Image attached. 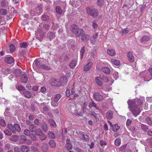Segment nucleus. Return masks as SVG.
<instances>
[{"label": "nucleus", "mask_w": 152, "mask_h": 152, "mask_svg": "<svg viewBox=\"0 0 152 152\" xmlns=\"http://www.w3.org/2000/svg\"><path fill=\"white\" fill-rule=\"evenodd\" d=\"M131 105L132 112L133 114L135 115H137L140 112V109L135 104L134 101L132 102Z\"/></svg>", "instance_id": "obj_1"}, {"label": "nucleus", "mask_w": 152, "mask_h": 152, "mask_svg": "<svg viewBox=\"0 0 152 152\" xmlns=\"http://www.w3.org/2000/svg\"><path fill=\"white\" fill-rule=\"evenodd\" d=\"M86 11L89 15L93 18L96 17L98 15L99 13L98 11L94 9H91L89 7L87 8Z\"/></svg>", "instance_id": "obj_2"}, {"label": "nucleus", "mask_w": 152, "mask_h": 152, "mask_svg": "<svg viewBox=\"0 0 152 152\" xmlns=\"http://www.w3.org/2000/svg\"><path fill=\"white\" fill-rule=\"evenodd\" d=\"M50 84L52 86H58L61 85V83L59 79H52L50 80Z\"/></svg>", "instance_id": "obj_3"}, {"label": "nucleus", "mask_w": 152, "mask_h": 152, "mask_svg": "<svg viewBox=\"0 0 152 152\" xmlns=\"http://www.w3.org/2000/svg\"><path fill=\"white\" fill-rule=\"evenodd\" d=\"M94 99L96 101H101L103 99V96L99 93L95 92L93 94Z\"/></svg>", "instance_id": "obj_4"}, {"label": "nucleus", "mask_w": 152, "mask_h": 152, "mask_svg": "<svg viewBox=\"0 0 152 152\" xmlns=\"http://www.w3.org/2000/svg\"><path fill=\"white\" fill-rule=\"evenodd\" d=\"M101 78L99 76H96L95 77V81L96 84L99 86L101 87L103 86V83L101 80Z\"/></svg>", "instance_id": "obj_5"}, {"label": "nucleus", "mask_w": 152, "mask_h": 152, "mask_svg": "<svg viewBox=\"0 0 152 152\" xmlns=\"http://www.w3.org/2000/svg\"><path fill=\"white\" fill-rule=\"evenodd\" d=\"M127 57L128 60L131 62L134 61V57L131 52L129 51L127 53Z\"/></svg>", "instance_id": "obj_6"}, {"label": "nucleus", "mask_w": 152, "mask_h": 152, "mask_svg": "<svg viewBox=\"0 0 152 152\" xmlns=\"http://www.w3.org/2000/svg\"><path fill=\"white\" fill-rule=\"evenodd\" d=\"M5 61L7 63L11 64L14 62V59L11 56L7 57L5 58Z\"/></svg>", "instance_id": "obj_7"}, {"label": "nucleus", "mask_w": 152, "mask_h": 152, "mask_svg": "<svg viewBox=\"0 0 152 152\" xmlns=\"http://www.w3.org/2000/svg\"><path fill=\"white\" fill-rule=\"evenodd\" d=\"M90 36L89 35L83 34L81 35V39L83 41L86 42L89 40Z\"/></svg>", "instance_id": "obj_8"}, {"label": "nucleus", "mask_w": 152, "mask_h": 152, "mask_svg": "<svg viewBox=\"0 0 152 152\" xmlns=\"http://www.w3.org/2000/svg\"><path fill=\"white\" fill-rule=\"evenodd\" d=\"M93 63L92 62H88L86 65L84 66L83 69L85 71H89Z\"/></svg>", "instance_id": "obj_9"}, {"label": "nucleus", "mask_w": 152, "mask_h": 152, "mask_svg": "<svg viewBox=\"0 0 152 152\" xmlns=\"http://www.w3.org/2000/svg\"><path fill=\"white\" fill-rule=\"evenodd\" d=\"M28 81V77L26 74H23L21 77V82L23 83H26Z\"/></svg>", "instance_id": "obj_10"}, {"label": "nucleus", "mask_w": 152, "mask_h": 152, "mask_svg": "<svg viewBox=\"0 0 152 152\" xmlns=\"http://www.w3.org/2000/svg\"><path fill=\"white\" fill-rule=\"evenodd\" d=\"M22 93L28 99L31 98L32 96L31 93L29 91L26 90V89L23 91Z\"/></svg>", "instance_id": "obj_11"}, {"label": "nucleus", "mask_w": 152, "mask_h": 152, "mask_svg": "<svg viewBox=\"0 0 152 152\" xmlns=\"http://www.w3.org/2000/svg\"><path fill=\"white\" fill-rule=\"evenodd\" d=\"M110 62L114 65L118 66L120 64V61L115 59H112L110 60Z\"/></svg>", "instance_id": "obj_12"}, {"label": "nucleus", "mask_w": 152, "mask_h": 152, "mask_svg": "<svg viewBox=\"0 0 152 152\" xmlns=\"http://www.w3.org/2000/svg\"><path fill=\"white\" fill-rule=\"evenodd\" d=\"M79 28L77 25L74 24L72 26L71 30L72 32L75 34L77 31L78 30V29Z\"/></svg>", "instance_id": "obj_13"}, {"label": "nucleus", "mask_w": 152, "mask_h": 152, "mask_svg": "<svg viewBox=\"0 0 152 152\" xmlns=\"http://www.w3.org/2000/svg\"><path fill=\"white\" fill-rule=\"evenodd\" d=\"M27 140L26 137L23 135H21L19 140V142L20 144L24 143Z\"/></svg>", "instance_id": "obj_14"}, {"label": "nucleus", "mask_w": 152, "mask_h": 152, "mask_svg": "<svg viewBox=\"0 0 152 152\" xmlns=\"http://www.w3.org/2000/svg\"><path fill=\"white\" fill-rule=\"evenodd\" d=\"M84 31L82 29L80 28L78 29V30L77 31L75 34L76 37H79L80 36V35H82V34H84Z\"/></svg>", "instance_id": "obj_15"}, {"label": "nucleus", "mask_w": 152, "mask_h": 152, "mask_svg": "<svg viewBox=\"0 0 152 152\" xmlns=\"http://www.w3.org/2000/svg\"><path fill=\"white\" fill-rule=\"evenodd\" d=\"M20 150L23 152H28L29 150V147L27 146L22 145L20 148Z\"/></svg>", "instance_id": "obj_16"}, {"label": "nucleus", "mask_w": 152, "mask_h": 152, "mask_svg": "<svg viewBox=\"0 0 152 152\" xmlns=\"http://www.w3.org/2000/svg\"><path fill=\"white\" fill-rule=\"evenodd\" d=\"M80 134L83 136L84 140H85L86 142H87L88 141V137L84 132H80Z\"/></svg>", "instance_id": "obj_17"}, {"label": "nucleus", "mask_w": 152, "mask_h": 152, "mask_svg": "<svg viewBox=\"0 0 152 152\" xmlns=\"http://www.w3.org/2000/svg\"><path fill=\"white\" fill-rule=\"evenodd\" d=\"M107 53L110 56H114L115 54V51L113 49H108L107 50Z\"/></svg>", "instance_id": "obj_18"}, {"label": "nucleus", "mask_w": 152, "mask_h": 152, "mask_svg": "<svg viewBox=\"0 0 152 152\" xmlns=\"http://www.w3.org/2000/svg\"><path fill=\"white\" fill-rule=\"evenodd\" d=\"M112 129L114 132H116L118 131L120 129V127L118 124H115L113 125L112 127Z\"/></svg>", "instance_id": "obj_19"}, {"label": "nucleus", "mask_w": 152, "mask_h": 152, "mask_svg": "<svg viewBox=\"0 0 152 152\" xmlns=\"http://www.w3.org/2000/svg\"><path fill=\"white\" fill-rule=\"evenodd\" d=\"M106 115L107 118L110 119L113 116V112L112 111L109 110L107 113Z\"/></svg>", "instance_id": "obj_20"}, {"label": "nucleus", "mask_w": 152, "mask_h": 152, "mask_svg": "<svg viewBox=\"0 0 152 152\" xmlns=\"http://www.w3.org/2000/svg\"><path fill=\"white\" fill-rule=\"evenodd\" d=\"M48 37L51 40L55 37V34L53 32H50L47 34Z\"/></svg>", "instance_id": "obj_21"}, {"label": "nucleus", "mask_w": 152, "mask_h": 152, "mask_svg": "<svg viewBox=\"0 0 152 152\" xmlns=\"http://www.w3.org/2000/svg\"><path fill=\"white\" fill-rule=\"evenodd\" d=\"M40 60L39 59H37L34 61L33 63V65L35 66L37 68H39L40 66Z\"/></svg>", "instance_id": "obj_22"}, {"label": "nucleus", "mask_w": 152, "mask_h": 152, "mask_svg": "<svg viewBox=\"0 0 152 152\" xmlns=\"http://www.w3.org/2000/svg\"><path fill=\"white\" fill-rule=\"evenodd\" d=\"M145 101V99L144 98H141V99H139L137 101V103L139 104V106H142Z\"/></svg>", "instance_id": "obj_23"}, {"label": "nucleus", "mask_w": 152, "mask_h": 152, "mask_svg": "<svg viewBox=\"0 0 152 152\" xmlns=\"http://www.w3.org/2000/svg\"><path fill=\"white\" fill-rule=\"evenodd\" d=\"M102 70L104 73L109 74L110 73V68L108 67H104L102 69Z\"/></svg>", "instance_id": "obj_24"}, {"label": "nucleus", "mask_w": 152, "mask_h": 152, "mask_svg": "<svg viewBox=\"0 0 152 152\" xmlns=\"http://www.w3.org/2000/svg\"><path fill=\"white\" fill-rule=\"evenodd\" d=\"M19 139V137L17 135H14L12 136L10 138V139L11 141H17Z\"/></svg>", "instance_id": "obj_25"}, {"label": "nucleus", "mask_w": 152, "mask_h": 152, "mask_svg": "<svg viewBox=\"0 0 152 152\" xmlns=\"http://www.w3.org/2000/svg\"><path fill=\"white\" fill-rule=\"evenodd\" d=\"M60 81L61 83V85L66 84L67 82V80L66 78L64 77H61V80Z\"/></svg>", "instance_id": "obj_26"}, {"label": "nucleus", "mask_w": 152, "mask_h": 152, "mask_svg": "<svg viewBox=\"0 0 152 152\" xmlns=\"http://www.w3.org/2000/svg\"><path fill=\"white\" fill-rule=\"evenodd\" d=\"M29 129L30 132H34L36 129V128L35 125L34 124H31L29 126Z\"/></svg>", "instance_id": "obj_27"}, {"label": "nucleus", "mask_w": 152, "mask_h": 152, "mask_svg": "<svg viewBox=\"0 0 152 152\" xmlns=\"http://www.w3.org/2000/svg\"><path fill=\"white\" fill-rule=\"evenodd\" d=\"M15 87L18 90L20 91H23L25 89L24 87H23L19 85L18 84H17L16 85Z\"/></svg>", "instance_id": "obj_28"}, {"label": "nucleus", "mask_w": 152, "mask_h": 152, "mask_svg": "<svg viewBox=\"0 0 152 152\" xmlns=\"http://www.w3.org/2000/svg\"><path fill=\"white\" fill-rule=\"evenodd\" d=\"M48 146L47 144H43L42 147V151L43 152H46L48 151Z\"/></svg>", "instance_id": "obj_29"}, {"label": "nucleus", "mask_w": 152, "mask_h": 152, "mask_svg": "<svg viewBox=\"0 0 152 152\" xmlns=\"http://www.w3.org/2000/svg\"><path fill=\"white\" fill-rule=\"evenodd\" d=\"M41 128L44 132H45L48 130L47 125L45 123L42 124Z\"/></svg>", "instance_id": "obj_30"}, {"label": "nucleus", "mask_w": 152, "mask_h": 152, "mask_svg": "<svg viewBox=\"0 0 152 152\" xmlns=\"http://www.w3.org/2000/svg\"><path fill=\"white\" fill-rule=\"evenodd\" d=\"M77 61L76 60H74L71 61L70 64V66L72 68L75 67Z\"/></svg>", "instance_id": "obj_31"}, {"label": "nucleus", "mask_w": 152, "mask_h": 152, "mask_svg": "<svg viewBox=\"0 0 152 152\" xmlns=\"http://www.w3.org/2000/svg\"><path fill=\"white\" fill-rule=\"evenodd\" d=\"M49 144L51 148H54L56 146V143L53 140H50L49 142Z\"/></svg>", "instance_id": "obj_32"}, {"label": "nucleus", "mask_w": 152, "mask_h": 152, "mask_svg": "<svg viewBox=\"0 0 152 152\" xmlns=\"http://www.w3.org/2000/svg\"><path fill=\"white\" fill-rule=\"evenodd\" d=\"M49 123L50 125L53 127H55L56 126V123L52 119H50L49 121Z\"/></svg>", "instance_id": "obj_33"}, {"label": "nucleus", "mask_w": 152, "mask_h": 152, "mask_svg": "<svg viewBox=\"0 0 152 152\" xmlns=\"http://www.w3.org/2000/svg\"><path fill=\"white\" fill-rule=\"evenodd\" d=\"M39 136V138L42 141L45 140L47 137V135L43 133Z\"/></svg>", "instance_id": "obj_34"}, {"label": "nucleus", "mask_w": 152, "mask_h": 152, "mask_svg": "<svg viewBox=\"0 0 152 152\" xmlns=\"http://www.w3.org/2000/svg\"><path fill=\"white\" fill-rule=\"evenodd\" d=\"M14 127L15 128L16 132H20V131L21 129L20 127V125L18 124H14Z\"/></svg>", "instance_id": "obj_35"}, {"label": "nucleus", "mask_w": 152, "mask_h": 152, "mask_svg": "<svg viewBox=\"0 0 152 152\" xmlns=\"http://www.w3.org/2000/svg\"><path fill=\"white\" fill-rule=\"evenodd\" d=\"M88 107L90 108H91L92 107H94L96 109L98 110V108L96 107V104L93 102L90 103L88 105Z\"/></svg>", "instance_id": "obj_36"}, {"label": "nucleus", "mask_w": 152, "mask_h": 152, "mask_svg": "<svg viewBox=\"0 0 152 152\" xmlns=\"http://www.w3.org/2000/svg\"><path fill=\"white\" fill-rule=\"evenodd\" d=\"M85 51V47H83L81 48L80 51V58L81 59L83 57Z\"/></svg>", "instance_id": "obj_37"}, {"label": "nucleus", "mask_w": 152, "mask_h": 152, "mask_svg": "<svg viewBox=\"0 0 152 152\" xmlns=\"http://www.w3.org/2000/svg\"><path fill=\"white\" fill-rule=\"evenodd\" d=\"M104 3L103 0H97V4L99 7H102Z\"/></svg>", "instance_id": "obj_38"}, {"label": "nucleus", "mask_w": 152, "mask_h": 152, "mask_svg": "<svg viewBox=\"0 0 152 152\" xmlns=\"http://www.w3.org/2000/svg\"><path fill=\"white\" fill-rule=\"evenodd\" d=\"M150 39V37L147 36H144L140 39L141 42H143L144 41H148Z\"/></svg>", "instance_id": "obj_39"}, {"label": "nucleus", "mask_w": 152, "mask_h": 152, "mask_svg": "<svg viewBox=\"0 0 152 152\" xmlns=\"http://www.w3.org/2000/svg\"><path fill=\"white\" fill-rule=\"evenodd\" d=\"M141 129L144 132H147L148 129V127L146 125L142 124L141 126Z\"/></svg>", "instance_id": "obj_40"}, {"label": "nucleus", "mask_w": 152, "mask_h": 152, "mask_svg": "<svg viewBox=\"0 0 152 152\" xmlns=\"http://www.w3.org/2000/svg\"><path fill=\"white\" fill-rule=\"evenodd\" d=\"M48 135L49 137L52 139H54L55 137L54 133L51 131H49L48 132Z\"/></svg>", "instance_id": "obj_41"}, {"label": "nucleus", "mask_w": 152, "mask_h": 152, "mask_svg": "<svg viewBox=\"0 0 152 152\" xmlns=\"http://www.w3.org/2000/svg\"><path fill=\"white\" fill-rule=\"evenodd\" d=\"M121 139L119 138H117L115 141V144L117 146H119L121 143Z\"/></svg>", "instance_id": "obj_42"}, {"label": "nucleus", "mask_w": 152, "mask_h": 152, "mask_svg": "<svg viewBox=\"0 0 152 152\" xmlns=\"http://www.w3.org/2000/svg\"><path fill=\"white\" fill-rule=\"evenodd\" d=\"M56 12L58 14H62V11L60 7L59 6H57L56 7Z\"/></svg>", "instance_id": "obj_43"}, {"label": "nucleus", "mask_w": 152, "mask_h": 152, "mask_svg": "<svg viewBox=\"0 0 152 152\" xmlns=\"http://www.w3.org/2000/svg\"><path fill=\"white\" fill-rule=\"evenodd\" d=\"M35 134L39 136L42 133V132L41 130L40 129H38L36 130H35Z\"/></svg>", "instance_id": "obj_44"}, {"label": "nucleus", "mask_w": 152, "mask_h": 152, "mask_svg": "<svg viewBox=\"0 0 152 152\" xmlns=\"http://www.w3.org/2000/svg\"><path fill=\"white\" fill-rule=\"evenodd\" d=\"M61 97V95L60 94H56L54 98V100L55 102H57Z\"/></svg>", "instance_id": "obj_45"}, {"label": "nucleus", "mask_w": 152, "mask_h": 152, "mask_svg": "<svg viewBox=\"0 0 152 152\" xmlns=\"http://www.w3.org/2000/svg\"><path fill=\"white\" fill-rule=\"evenodd\" d=\"M20 46L21 48H26L28 46V44L25 42H21L20 43Z\"/></svg>", "instance_id": "obj_46"}, {"label": "nucleus", "mask_w": 152, "mask_h": 152, "mask_svg": "<svg viewBox=\"0 0 152 152\" xmlns=\"http://www.w3.org/2000/svg\"><path fill=\"white\" fill-rule=\"evenodd\" d=\"M40 69H42L46 70H48L50 69V68L47 66L45 64L41 65L39 66Z\"/></svg>", "instance_id": "obj_47"}, {"label": "nucleus", "mask_w": 152, "mask_h": 152, "mask_svg": "<svg viewBox=\"0 0 152 152\" xmlns=\"http://www.w3.org/2000/svg\"><path fill=\"white\" fill-rule=\"evenodd\" d=\"M66 149L68 151L72 149V145L70 143L67 142L66 144Z\"/></svg>", "instance_id": "obj_48"}, {"label": "nucleus", "mask_w": 152, "mask_h": 152, "mask_svg": "<svg viewBox=\"0 0 152 152\" xmlns=\"http://www.w3.org/2000/svg\"><path fill=\"white\" fill-rule=\"evenodd\" d=\"M7 10L4 9H1L0 10V14L3 15H4L7 14Z\"/></svg>", "instance_id": "obj_49"}, {"label": "nucleus", "mask_w": 152, "mask_h": 152, "mask_svg": "<svg viewBox=\"0 0 152 152\" xmlns=\"http://www.w3.org/2000/svg\"><path fill=\"white\" fill-rule=\"evenodd\" d=\"M6 23V21L4 20V18L0 16V24L4 25Z\"/></svg>", "instance_id": "obj_50"}, {"label": "nucleus", "mask_w": 152, "mask_h": 152, "mask_svg": "<svg viewBox=\"0 0 152 152\" xmlns=\"http://www.w3.org/2000/svg\"><path fill=\"white\" fill-rule=\"evenodd\" d=\"M12 145L10 143L7 144L5 146V148L6 150H9L11 149Z\"/></svg>", "instance_id": "obj_51"}, {"label": "nucleus", "mask_w": 152, "mask_h": 152, "mask_svg": "<svg viewBox=\"0 0 152 152\" xmlns=\"http://www.w3.org/2000/svg\"><path fill=\"white\" fill-rule=\"evenodd\" d=\"M102 80H103L104 82L107 83L109 81V79L107 77L104 76L102 75L101 77Z\"/></svg>", "instance_id": "obj_52"}, {"label": "nucleus", "mask_w": 152, "mask_h": 152, "mask_svg": "<svg viewBox=\"0 0 152 152\" xmlns=\"http://www.w3.org/2000/svg\"><path fill=\"white\" fill-rule=\"evenodd\" d=\"M99 143L102 147L105 146L107 144L106 142L105 141H104L102 140H100Z\"/></svg>", "instance_id": "obj_53"}, {"label": "nucleus", "mask_w": 152, "mask_h": 152, "mask_svg": "<svg viewBox=\"0 0 152 152\" xmlns=\"http://www.w3.org/2000/svg\"><path fill=\"white\" fill-rule=\"evenodd\" d=\"M4 132L5 134L9 136H10L12 134V133L7 129H5L4 130Z\"/></svg>", "instance_id": "obj_54"}, {"label": "nucleus", "mask_w": 152, "mask_h": 152, "mask_svg": "<svg viewBox=\"0 0 152 152\" xmlns=\"http://www.w3.org/2000/svg\"><path fill=\"white\" fill-rule=\"evenodd\" d=\"M129 31L128 29H123L121 32V33L122 34V35H123L124 34H126L128 33L129 32Z\"/></svg>", "instance_id": "obj_55"}, {"label": "nucleus", "mask_w": 152, "mask_h": 152, "mask_svg": "<svg viewBox=\"0 0 152 152\" xmlns=\"http://www.w3.org/2000/svg\"><path fill=\"white\" fill-rule=\"evenodd\" d=\"M118 74V73L117 72H115L113 73V75L115 80L117 79L118 77L119 76Z\"/></svg>", "instance_id": "obj_56"}, {"label": "nucleus", "mask_w": 152, "mask_h": 152, "mask_svg": "<svg viewBox=\"0 0 152 152\" xmlns=\"http://www.w3.org/2000/svg\"><path fill=\"white\" fill-rule=\"evenodd\" d=\"M51 105L54 107H56L58 105L57 102H55L54 100L52 101L51 102Z\"/></svg>", "instance_id": "obj_57"}, {"label": "nucleus", "mask_w": 152, "mask_h": 152, "mask_svg": "<svg viewBox=\"0 0 152 152\" xmlns=\"http://www.w3.org/2000/svg\"><path fill=\"white\" fill-rule=\"evenodd\" d=\"M30 131L27 129L25 130L23 132V133L26 135L28 136L29 135Z\"/></svg>", "instance_id": "obj_58"}, {"label": "nucleus", "mask_w": 152, "mask_h": 152, "mask_svg": "<svg viewBox=\"0 0 152 152\" xmlns=\"http://www.w3.org/2000/svg\"><path fill=\"white\" fill-rule=\"evenodd\" d=\"M10 50L11 52H13L14 51L15 48L14 45L13 44H11L10 46Z\"/></svg>", "instance_id": "obj_59"}, {"label": "nucleus", "mask_w": 152, "mask_h": 152, "mask_svg": "<svg viewBox=\"0 0 152 152\" xmlns=\"http://www.w3.org/2000/svg\"><path fill=\"white\" fill-rule=\"evenodd\" d=\"M98 25L96 23V20H94L93 22V27L94 29L97 27Z\"/></svg>", "instance_id": "obj_60"}, {"label": "nucleus", "mask_w": 152, "mask_h": 152, "mask_svg": "<svg viewBox=\"0 0 152 152\" xmlns=\"http://www.w3.org/2000/svg\"><path fill=\"white\" fill-rule=\"evenodd\" d=\"M146 121L147 123L149 125H151L152 124V122L150 118H146Z\"/></svg>", "instance_id": "obj_61"}, {"label": "nucleus", "mask_w": 152, "mask_h": 152, "mask_svg": "<svg viewBox=\"0 0 152 152\" xmlns=\"http://www.w3.org/2000/svg\"><path fill=\"white\" fill-rule=\"evenodd\" d=\"M0 123L1 125L3 126H4L6 125L5 121L3 119L1 120Z\"/></svg>", "instance_id": "obj_62"}, {"label": "nucleus", "mask_w": 152, "mask_h": 152, "mask_svg": "<svg viewBox=\"0 0 152 152\" xmlns=\"http://www.w3.org/2000/svg\"><path fill=\"white\" fill-rule=\"evenodd\" d=\"M42 18L44 20H47L48 19L49 17L46 15L44 14L42 16Z\"/></svg>", "instance_id": "obj_63"}, {"label": "nucleus", "mask_w": 152, "mask_h": 152, "mask_svg": "<svg viewBox=\"0 0 152 152\" xmlns=\"http://www.w3.org/2000/svg\"><path fill=\"white\" fill-rule=\"evenodd\" d=\"M132 121L130 119H128L127 120L126 123V125L127 126H129L132 123Z\"/></svg>", "instance_id": "obj_64"}]
</instances>
